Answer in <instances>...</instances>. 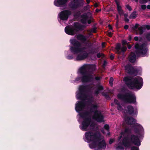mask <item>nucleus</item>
I'll return each mask as SVG.
<instances>
[{
	"label": "nucleus",
	"mask_w": 150,
	"mask_h": 150,
	"mask_svg": "<svg viewBox=\"0 0 150 150\" xmlns=\"http://www.w3.org/2000/svg\"><path fill=\"white\" fill-rule=\"evenodd\" d=\"M125 122L128 125H135L134 132L137 135H129L125 137L122 142L127 148L129 147L132 144H134L137 146L141 145V139H142L144 134V130L143 127L138 123H135L136 120L131 117H127L125 119Z\"/></svg>",
	"instance_id": "f257e3e1"
},
{
	"label": "nucleus",
	"mask_w": 150,
	"mask_h": 150,
	"mask_svg": "<svg viewBox=\"0 0 150 150\" xmlns=\"http://www.w3.org/2000/svg\"><path fill=\"white\" fill-rule=\"evenodd\" d=\"M85 106V104L83 102H77L76 104L75 110L79 113L80 120L82 121L80 128L82 130L86 131L93 129L94 124L89 118L88 114L83 112Z\"/></svg>",
	"instance_id": "f03ea898"
},
{
	"label": "nucleus",
	"mask_w": 150,
	"mask_h": 150,
	"mask_svg": "<svg viewBox=\"0 0 150 150\" xmlns=\"http://www.w3.org/2000/svg\"><path fill=\"white\" fill-rule=\"evenodd\" d=\"M70 42L74 46V47H71L70 48L71 52L74 54H79L76 58L77 60H82L88 57V54L83 52L84 48L81 47L79 42L76 41L74 39H71Z\"/></svg>",
	"instance_id": "7ed1b4c3"
},
{
	"label": "nucleus",
	"mask_w": 150,
	"mask_h": 150,
	"mask_svg": "<svg viewBox=\"0 0 150 150\" xmlns=\"http://www.w3.org/2000/svg\"><path fill=\"white\" fill-rule=\"evenodd\" d=\"M123 81L130 88L133 89H139L143 85V80L140 77L137 76L133 77H125Z\"/></svg>",
	"instance_id": "20e7f679"
},
{
	"label": "nucleus",
	"mask_w": 150,
	"mask_h": 150,
	"mask_svg": "<svg viewBox=\"0 0 150 150\" xmlns=\"http://www.w3.org/2000/svg\"><path fill=\"white\" fill-rule=\"evenodd\" d=\"M114 103L117 105V109L124 113H128L133 115H137V109L136 108H133L131 105L128 106L125 108L124 106L122 105V107L120 103L116 100H115Z\"/></svg>",
	"instance_id": "39448f33"
},
{
	"label": "nucleus",
	"mask_w": 150,
	"mask_h": 150,
	"mask_svg": "<svg viewBox=\"0 0 150 150\" xmlns=\"http://www.w3.org/2000/svg\"><path fill=\"white\" fill-rule=\"evenodd\" d=\"M129 130L128 129H125L124 131H122L120 133V136L118 138V140L120 141L117 146H116V149L117 150H123L124 148L123 146L124 145L127 149V148H129L131 147V150H139V148L136 146H133L131 147L132 145L134 144H132L129 147H126L122 144V142L123 140L124 136L125 134L127 133L129 131Z\"/></svg>",
	"instance_id": "423d86ee"
},
{
	"label": "nucleus",
	"mask_w": 150,
	"mask_h": 150,
	"mask_svg": "<svg viewBox=\"0 0 150 150\" xmlns=\"http://www.w3.org/2000/svg\"><path fill=\"white\" fill-rule=\"evenodd\" d=\"M90 66V65L85 64L79 70L80 73H84L81 79V81L83 82L90 81L92 79L91 75L87 73H84L87 70L89 69Z\"/></svg>",
	"instance_id": "0eeeda50"
},
{
	"label": "nucleus",
	"mask_w": 150,
	"mask_h": 150,
	"mask_svg": "<svg viewBox=\"0 0 150 150\" xmlns=\"http://www.w3.org/2000/svg\"><path fill=\"white\" fill-rule=\"evenodd\" d=\"M88 88V87L87 86H80L78 91L76 93V97L77 98L84 100L88 99V101L90 102V101L89 99L90 98L86 94Z\"/></svg>",
	"instance_id": "6e6552de"
},
{
	"label": "nucleus",
	"mask_w": 150,
	"mask_h": 150,
	"mask_svg": "<svg viewBox=\"0 0 150 150\" xmlns=\"http://www.w3.org/2000/svg\"><path fill=\"white\" fill-rule=\"evenodd\" d=\"M100 136V134L99 132L94 133L92 132H86L85 134L84 140L88 142L96 140Z\"/></svg>",
	"instance_id": "1a4fd4ad"
},
{
	"label": "nucleus",
	"mask_w": 150,
	"mask_h": 150,
	"mask_svg": "<svg viewBox=\"0 0 150 150\" xmlns=\"http://www.w3.org/2000/svg\"><path fill=\"white\" fill-rule=\"evenodd\" d=\"M135 48L136 49V53L138 54L139 53L142 56H145L147 52V48L146 45L145 44L139 45L137 44L135 45Z\"/></svg>",
	"instance_id": "9d476101"
},
{
	"label": "nucleus",
	"mask_w": 150,
	"mask_h": 150,
	"mask_svg": "<svg viewBox=\"0 0 150 150\" xmlns=\"http://www.w3.org/2000/svg\"><path fill=\"white\" fill-rule=\"evenodd\" d=\"M118 97L120 99H123L127 102L134 103L136 102V99L135 96L133 94H131L124 96L121 94H119Z\"/></svg>",
	"instance_id": "9b49d317"
},
{
	"label": "nucleus",
	"mask_w": 150,
	"mask_h": 150,
	"mask_svg": "<svg viewBox=\"0 0 150 150\" xmlns=\"http://www.w3.org/2000/svg\"><path fill=\"white\" fill-rule=\"evenodd\" d=\"M122 46L121 47L120 44H117L116 47V53L121 54L122 52H124L126 51L127 48L124 45L128 44L127 42L125 40H123L122 41Z\"/></svg>",
	"instance_id": "f8f14e48"
},
{
	"label": "nucleus",
	"mask_w": 150,
	"mask_h": 150,
	"mask_svg": "<svg viewBox=\"0 0 150 150\" xmlns=\"http://www.w3.org/2000/svg\"><path fill=\"white\" fill-rule=\"evenodd\" d=\"M93 118L97 122H100L104 121L103 118L100 111L98 110L95 111Z\"/></svg>",
	"instance_id": "ddd939ff"
},
{
	"label": "nucleus",
	"mask_w": 150,
	"mask_h": 150,
	"mask_svg": "<svg viewBox=\"0 0 150 150\" xmlns=\"http://www.w3.org/2000/svg\"><path fill=\"white\" fill-rule=\"evenodd\" d=\"M71 14V12L68 10L63 11L59 14V17L63 21L67 20L69 16Z\"/></svg>",
	"instance_id": "4468645a"
},
{
	"label": "nucleus",
	"mask_w": 150,
	"mask_h": 150,
	"mask_svg": "<svg viewBox=\"0 0 150 150\" xmlns=\"http://www.w3.org/2000/svg\"><path fill=\"white\" fill-rule=\"evenodd\" d=\"M98 143V147L100 148L105 149L106 147V144L104 139L103 137L100 134V136L97 139Z\"/></svg>",
	"instance_id": "2eb2a0df"
},
{
	"label": "nucleus",
	"mask_w": 150,
	"mask_h": 150,
	"mask_svg": "<svg viewBox=\"0 0 150 150\" xmlns=\"http://www.w3.org/2000/svg\"><path fill=\"white\" fill-rule=\"evenodd\" d=\"M125 69L128 73L130 74L135 73L137 72V70L131 66L129 64H128L125 67Z\"/></svg>",
	"instance_id": "dca6fc26"
},
{
	"label": "nucleus",
	"mask_w": 150,
	"mask_h": 150,
	"mask_svg": "<svg viewBox=\"0 0 150 150\" xmlns=\"http://www.w3.org/2000/svg\"><path fill=\"white\" fill-rule=\"evenodd\" d=\"M139 25L136 24L134 26L132 27L133 29L134 30L137 34H139L140 35L142 34L143 33V27L142 26H140L138 28V30H137Z\"/></svg>",
	"instance_id": "f3484780"
},
{
	"label": "nucleus",
	"mask_w": 150,
	"mask_h": 150,
	"mask_svg": "<svg viewBox=\"0 0 150 150\" xmlns=\"http://www.w3.org/2000/svg\"><path fill=\"white\" fill-rule=\"evenodd\" d=\"M65 32L70 35H73L75 33V30L71 27L67 26L65 28Z\"/></svg>",
	"instance_id": "a211bd4d"
},
{
	"label": "nucleus",
	"mask_w": 150,
	"mask_h": 150,
	"mask_svg": "<svg viewBox=\"0 0 150 150\" xmlns=\"http://www.w3.org/2000/svg\"><path fill=\"white\" fill-rule=\"evenodd\" d=\"M67 1V0H55L54 3L55 6H59L65 4Z\"/></svg>",
	"instance_id": "6ab92c4d"
},
{
	"label": "nucleus",
	"mask_w": 150,
	"mask_h": 150,
	"mask_svg": "<svg viewBox=\"0 0 150 150\" xmlns=\"http://www.w3.org/2000/svg\"><path fill=\"white\" fill-rule=\"evenodd\" d=\"M81 21L83 23H86L88 22V23L90 24L91 22L90 20H88V18L86 15H83L81 16Z\"/></svg>",
	"instance_id": "aec40b11"
},
{
	"label": "nucleus",
	"mask_w": 150,
	"mask_h": 150,
	"mask_svg": "<svg viewBox=\"0 0 150 150\" xmlns=\"http://www.w3.org/2000/svg\"><path fill=\"white\" fill-rule=\"evenodd\" d=\"M117 5L118 11L120 15H122L123 14V12L120 3L117 1H115Z\"/></svg>",
	"instance_id": "412c9836"
},
{
	"label": "nucleus",
	"mask_w": 150,
	"mask_h": 150,
	"mask_svg": "<svg viewBox=\"0 0 150 150\" xmlns=\"http://www.w3.org/2000/svg\"><path fill=\"white\" fill-rule=\"evenodd\" d=\"M97 140L93 141L91 142L89 144V146L91 149H93L96 148L98 147V144H97Z\"/></svg>",
	"instance_id": "4be33fe9"
},
{
	"label": "nucleus",
	"mask_w": 150,
	"mask_h": 150,
	"mask_svg": "<svg viewBox=\"0 0 150 150\" xmlns=\"http://www.w3.org/2000/svg\"><path fill=\"white\" fill-rule=\"evenodd\" d=\"M129 61L131 62H134L136 59V57L134 53H132L129 57Z\"/></svg>",
	"instance_id": "5701e85b"
},
{
	"label": "nucleus",
	"mask_w": 150,
	"mask_h": 150,
	"mask_svg": "<svg viewBox=\"0 0 150 150\" xmlns=\"http://www.w3.org/2000/svg\"><path fill=\"white\" fill-rule=\"evenodd\" d=\"M97 87L98 89L95 92V93L97 95L99 93L100 91H101L103 89V86L101 85L98 86Z\"/></svg>",
	"instance_id": "b1692460"
},
{
	"label": "nucleus",
	"mask_w": 150,
	"mask_h": 150,
	"mask_svg": "<svg viewBox=\"0 0 150 150\" xmlns=\"http://www.w3.org/2000/svg\"><path fill=\"white\" fill-rule=\"evenodd\" d=\"M77 39L82 41H85L86 39V37L81 35H79L77 36Z\"/></svg>",
	"instance_id": "393cba45"
},
{
	"label": "nucleus",
	"mask_w": 150,
	"mask_h": 150,
	"mask_svg": "<svg viewBox=\"0 0 150 150\" xmlns=\"http://www.w3.org/2000/svg\"><path fill=\"white\" fill-rule=\"evenodd\" d=\"M137 16L136 12H133L132 13L130 16V18H135Z\"/></svg>",
	"instance_id": "a878e982"
},
{
	"label": "nucleus",
	"mask_w": 150,
	"mask_h": 150,
	"mask_svg": "<svg viewBox=\"0 0 150 150\" xmlns=\"http://www.w3.org/2000/svg\"><path fill=\"white\" fill-rule=\"evenodd\" d=\"M98 105L97 104H95L92 105V106L91 107V110H95L97 109V108L98 107Z\"/></svg>",
	"instance_id": "bb28decb"
},
{
	"label": "nucleus",
	"mask_w": 150,
	"mask_h": 150,
	"mask_svg": "<svg viewBox=\"0 0 150 150\" xmlns=\"http://www.w3.org/2000/svg\"><path fill=\"white\" fill-rule=\"evenodd\" d=\"M148 1H150V0H140V2L141 4L145 3L147 2Z\"/></svg>",
	"instance_id": "cd10ccee"
},
{
	"label": "nucleus",
	"mask_w": 150,
	"mask_h": 150,
	"mask_svg": "<svg viewBox=\"0 0 150 150\" xmlns=\"http://www.w3.org/2000/svg\"><path fill=\"white\" fill-rule=\"evenodd\" d=\"M104 128L105 129L106 131L108 132L109 129V126L108 125H105L104 126Z\"/></svg>",
	"instance_id": "c85d7f7f"
},
{
	"label": "nucleus",
	"mask_w": 150,
	"mask_h": 150,
	"mask_svg": "<svg viewBox=\"0 0 150 150\" xmlns=\"http://www.w3.org/2000/svg\"><path fill=\"white\" fill-rule=\"evenodd\" d=\"M113 79L111 78L110 79L109 83L111 86H112L113 84Z\"/></svg>",
	"instance_id": "c756f323"
},
{
	"label": "nucleus",
	"mask_w": 150,
	"mask_h": 150,
	"mask_svg": "<svg viewBox=\"0 0 150 150\" xmlns=\"http://www.w3.org/2000/svg\"><path fill=\"white\" fill-rule=\"evenodd\" d=\"M126 7L127 8V9H128L129 11H131V8L130 7V6H129L128 5H126Z\"/></svg>",
	"instance_id": "7c9ffc66"
},
{
	"label": "nucleus",
	"mask_w": 150,
	"mask_h": 150,
	"mask_svg": "<svg viewBox=\"0 0 150 150\" xmlns=\"http://www.w3.org/2000/svg\"><path fill=\"white\" fill-rule=\"evenodd\" d=\"M141 8L143 9H145L146 8V6L145 5H142L141 6Z\"/></svg>",
	"instance_id": "2f4dec72"
},
{
	"label": "nucleus",
	"mask_w": 150,
	"mask_h": 150,
	"mask_svg": "<svg viewBox=\"0 0 150 150\" xmlns=\"http://www.w3.org/2000/svg\"><path fill=\"white\" fill-rule=\"evenodd\" d=\"M96 31V28H94L92 29L91 30V32L93 33H95Z\"/></svg>",
	"instance_id": "473e14b6"
},
{
	"label": "nucleus",
	"mask_w": 150,
	"mask_h": 150,
	"mask_svg": "<svg viewBox=\"0 0 150 150\" xmlns=\"http://www.w3.org/2000/svg\"><path fill=\"white\" fill-rule=\"evenodd\" d=\"M102 54L100 53L98 54L97 55L98 58H100V57L101 56V55Z\"/></svg>",
	"instance_id": "72a5a7b5"
},
{
	"label": "nucleus",
	"mask_w": 150,
	"mask_h": 150,
	"mask_svg": "<svg viewBox=\"0 0 150 150\" xmlns=\"http://www.w3.org/2000/svg\"><path fill=\"white\" fill-rule=\"evenodd\" d=\"M113 142V139H110L109 141V144H111Z\"/></svg>",
	"instance_id": "f704fd0d"
},
{
	"label": "nucleus",
	"mask_w": 150,
	"mask_h": 150,
	"mask_svg": "<svg viewBox=\"0 0 150 150\" xmlns=\"http://www.w3.org/2000/svg\"><path fill=\"white\" fill-rule=\"evenodd\" d=\"M108 35L110 37H111L112 36V33L111 32H109L108 33Z\"/></svg>",
	"instance_id": "c9c22d12"
},
{
	"label": "nucleus",
	"mask_w": 150,
	"mask_h": 150,
	"mask_svg": "<svg viewBox=\"0 0 150 150\" xmlns=\"http://www.w3.org/2000/svg\"><path fill=\"white\" fill-rule=\"evenodd\" d=\"M128 26L127 25H126L124 26V28L125 29H127L128 28Z\"/></svg>",
	"instance_id": "e433bc0d"
},
{
	"label": "nucleus",
	"mask_w": 150,
	"mask_h": 150,
	"mask_svg": "<svg viewBox=\"0 0 150 150\" xmlns=\"http://www.w3.org/2000/svg\"><path fill=\"white\" fill-rule=\"evenodd\" d=\"M101 78L100 77H97L95 78L97 80H99Z\"/></svg>",
	"instance_id": "4c0bfd02"
},
{
	"label": "nucleus",
	"mask_w": 150,
	"mask_h": 150,
	"mask_svg": "<svg viewBox=\"0 0 150 150\" xmlns=\"http://www.w3.org/2000/svg\"><path fill=\"white\" fill-rule=\"evenodd\" d=\"M146 28L148 29L149 30L150 29V26L149 25H147L146 26Z\"/></svg>",
	"instance_id": "58836bf2"
},
{
	"label": "nucleus",
	"mask_w": 150,
	"mask_h": 150,
	"mask_svg": "<svg viewBox=\"0 0 150 150\" xmlns=\"http://www.w3.org/2000/svg\"><path fill=\"white\" fill-rule=\"evenodd\" d=\"M147 38L150 40V33L147 36Z\"/></svg>",
	"instance_id": "ea45409f"
},
{
	"label": "nucleus",
	"mask_w": 150,
	"mask_h": 150,
	"mask_svg": "<svg viewBox=\"0 0 150 150\" xmlns=\"http://www.w3.org/2000/svg\"><path fill=\"white\" fill-rule=\"evenodd\" d=\"M134 39L135 41H137L138 40V38L137 37H135L134 38Z\"/></svg>",
	"instance_id": "a19ab883"
},
{
	"label": "nucleus",
	"mask_w": 150,
	"mask_h": 150,
	"mask_svg": "<svg viewBox=\"0 0 150 150\" xmlns=\"http://www.w3.org/2000/svg\"><path fill=\"white\" fill-rule=\"evenodd\" d=\"M108 27L110 30H112V27L110 25H108Z\"/></svg>",
	"instance_id": "79ce46f5"
},
{
	"label": "nucleus",
	"mask_w": 150,
	"mask_h": 150,
	"mask_svg": "<svg viewBox=\"0 0 150 150\" xmlns=\"http://www.w3.org/2000/svg\"><path fill=\"white\" fill-rule=\"evenodd\" d=\"M80 80V77H78L76 79V81H79Z\"/></svg>",
	"instance_id": "37998d69"
},
{
	"label": "nucleus",
	"mask_w": 150,
	"mask_h": 150,
	"mask_svg": "<svg viewBox=\"0 0 150 150\" xmlns=\"http://www.w3.org/2000/svg\"><path fill=\"white\" fill-rule=\"evenodd\" d=\"M111 59H112L114 58V56L112 55H111L110 57Z\"/></svg>",
	"instance_id": "c03bdc74"
},
{
	"label": "nucleus",
	"mask_w": 150,
	"mask_h": 150,
	"mask_svg": "<svg viewBox=\"0 0 150 150\" xmlns=\"http://www.w3.org/2000/svg\"><path fill=\"white\" fill-rule=\"evenodd\" d=\"M96 11L97 12H98L100 11V9H96Z\"/></svg>",
	"instance_id": "a18cd8bd"
},
{
	"label": "nucleus",
	"mask_w": 150,
	"mask_h": 150,
	"mask_svg": "<svg viewBox=\"0 0 150 150\" xmlns=\"http://www.w3.org/2000/svg\"><path fill=\"white\" fill-rule=\"evenodd\" d=\"M73 58V57H70V56H68L67 57V58L68 59H72V58Z\"/></svg>",
	"instance_id": "49530a36"
},
{
	"label": "nucleus",
	"mask_w": 150,
	"mask_h": 150,
	"mask_svg": "<svg viewBox=\"0 0 150 150\" xmlns=\"http://www.w3.org/2000/svg\"><path fill=\"white\" fill-rule=\"evenodd\" d=\"M147 8L148 9H150V5H148L147 6Z\"/></svg>",
	"instance_id": "de8ad7c7"
},
{
	"label": "nucleus",
	"mask_w": 150,
	"mask_h": 150,
	"mask_svg": "<svg viewBox=\"0 0 150 150\" xmlns=\"http://www.w3.org/2000/svg\"><path fill=\"white\" fill-rule=\"evenodd\" d=\"M131 46L130 45H129L128 46V48L129 49H130L131 48Z\"/></svg>",
	"instance_id": "09e8293b"
},
{
	"label": "nucleus",
	"mask_w": 150,
	"mask_h": 150,
	"mask_svg": "<svg viewBox=\"0 0 150 150\" xmlns=\"http://www.w3.org/2000/svg\"><path fill=\"white\" fill-rule=\"evenodd\" d=\"M105 44V43H103V44H102V47H103L105 46V45H104Z\"/></svg>",
	"instance_id": "8fccbe9b"
},
{
	"label": "nucleus",
	"mask_w": 150,
	"mask_h": 150,
	"mask_svg": "<svg viewBox=\"0 0 150 150\" xmlns=\"http://www.w3.org/2000/svg\"><path fill=\"white\" fill-rule=\"evenodd\" d=\"M90 0H86V2L87 3H89L90 2Z\"/></svg>",
	"instance_id": "3c124183"
},
{
	"label": "nucleus",
	"mask_w": 150,
	"mask_h": 150,
	"mask_svg": "<svg viewBox=\"0 0 150 150\" xmlns=\"http://www.w3.org/2000/svg\"><path fill=\"white\" fill-rule=\"evenodd\" d=\"M98 5L97 4H95V6L96 7H97L98 6Z\"/></svg>",
	"instance_id": "603ef678"
},
{
	"label": "nucleus",
	"mask_w": 150,
	"mask_h": 150,
	"mask_svg": "<svg viewBox=\"0 0 150 150\" xmlns=\"http://www.w3.org/2000/svg\"><path fill=\"white\" fill-rule=\"evenodd\" d=\"M102 132H103V134H105V132H104V131L103 130H102Z\"/></svg>",
	"instance_id": "864d4df0"
},
{
	"label": "nucleus",
	"mask_w": 150,
	"mask_h": 150,
	"mask_svg": "<svg viewBox=\"0 0 150 150\" xmlns=\"http://www.w3.org/2000/svg\"><path fill=\"white\" fill-rule=\"evenodd\" d=\"M124 16H125V17H126V16H127V14H124Z\"/></svg>",
	"instance_id": "5fc2aeb1"
},
{
	"label": "nucleus",
	"mask_w": 150,
	"mask_h": 150,
	"mask_svg": "<svg viewBox=\"0 0 150 150\" xmlns=\"http://www.w3.org/2000/svg\"><path fill=\"white\" fill-rule=\"evenodd\" d=\"M126 20V21H129V20L128 19H127Z\"/></svg>",
	"instance_id": "6e6d98bb"
},
{
	"label": "nucleus",
	"mask_w": 150,
	"mask_h": 150,
	"mask_svg": "<svg viewBox=\"0 0 150 150\" xmlns=\"http://www.w3.org/2000/svg\"><path fill=\"white\" fill-rule=\"evenodd\" d=\"M117 18H118V15H117Z\"/></svg>",
	"instance_id": "4d7b16f0"
}]
</instances>
